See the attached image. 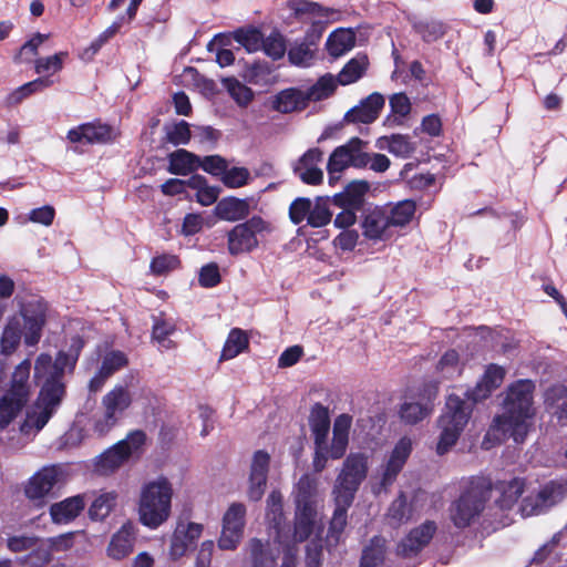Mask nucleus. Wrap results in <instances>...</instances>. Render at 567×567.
I'll return each instance as SVG.
<instances>
[{
  "label": "nucleus",
  "mask_w": 567,
  "mask_h": 567,
  "mask_svg": "<svg viewBox=\"0 0 567 567\" xmlns=\"http://www.w3.org/2000/svg\"><path fill=\"white\" fill-rule=\"evenodd\" d=\"M82 347V339L76 337L72 340L73 354L60 352L54 361L47 353H41L37 358L34 378L43 383L39 398L27 411L25 419L20 426V432L23 435L34 436L56 411L64 395V384L62 383L64 369L74 365Z\"/></svg>",
  "instance_id": "obj_1"
},
{
  "label": "nucleus",
  "mask_w": 567,
  "mask_h": 567,
  "mask_svg": "<svg viewBox=\"0 0 567 567\" xmlns=\"http://www.w3.org/2000/svg\"><path fill=\"white\" fill-rule=\"evenodd\" d=\"M534 390L535 384L530 380H518L508 386L503 402L504 412L494 417L483 440L485 449H491L506 437H513L516 443L525 440L536 414L533 405Z\"/></svg>",
  "instance_id": "obj_2"
},
{
  "label": "nucleus",
  "mask_w": 567,
  "mask_h": 567,
  "mask_svg": "<svg viewBox=\"0 0 567 567\" xmlns=\"http://www.w3.org/2000/svg\"><path fill=\"white\" fill-rule=\"evenodd\" d=\"M173 484L165 476L146 482L140 492L137 515L140 523L156 529L168 520L172 514Z\"/></svg>",
  "instance_id": "obj_3"
},
{
  "label": "nucleus",
  "mask_w": 567,
  "mask_h": 567,
  "mask_svg": "<svg viewBox=\"0 0 567 567\" xmlns=\"http://www.w3.org/2000/svg\"><path fill=\"white\" fill-rule=\"evenodd\" d=\"M31 361L23 360L11 375L10 385L0 398V430L6 429L21 412L30 399Z\"/></svg>",
  "instance_id": "obj_4"
},
{
  "label": "nucleus",
  "mask_w": 567,
  "mask_h": 567,
  "mask_svg": "<svg viewBox=\"0 0 567 567\" xmlns=\"http://www.w3.org/2000/svg\"><path fill=\"white\" fill-rule=\"evenodd\" d=\"M472 413V406L455 394L447 396L445 409L439 419L441 430L436 453L445 454L457 442Z\"/></svg>",
  "instance_id": "obj_5"
},
{
  "label": "nucleus",
  "mask_w": 567,
  "mask_h": 567,
  "mask_svg": "<svg viewBox=\"0 0 567 567\" xmlns=\"http://www.w3.org/2000/svg\"><path fill=\"white\" fill-rule=\"evenodd\" d=\"M491 484L485 478H472L461 496L451 505L450 517L458 528L468 526L485 507Z\"/></svg>",
  "instance_id": "obj_6"
},
{
  "label": "nucleus",
  "mask_w": 567,
  "mask_h": 567,
  "mask_svg": "<svg viewBox=\"0 0 567 567\" xmlns=\"http://www.w3.org/2000/svg\"><path fill=\"white\" fill-rule=\"evenodd\" d=\"M133 403V395L125 384H115L101 400L102 414L93 422L99 436L106 435L125 415Z\"/></svg>",
  "instance_id": "obj_7"
},
{
  "label": "nucleus",
  "mask_w": 567,
  "mask_h": 567,
  "mask_svg": "<svg viewBox=\"0 0 567 567\" xmlns=\"http://www.w3.org/2000/svg\"><path fill=\"white\" fill-rule=\"evenodd\" d=\"M369 471V455L350 453L336 480L332 494L344 504H352L354 496Z\"/></svg>",
  "instance_id": "obj_8"
},
{
  "label": "nucleus",
  "mask_w": 567,
  "mask_h": 567,
  "mask_svg": "<svg viewBox=\"0 0 567 567\" xmlns=\"http://www.w3.org/2000/svg\"><path fill=\"white\" fill-rule=\"evenodd\" d=\"M146 442V434L142 430L130 432L125 439L118 441L94 460V471L100 475H110L122 467L131 456L142 451Z\"/></svg>",
  "instance_id": "obj_9"
},
{
  "label": "nucleus",
  "mask_w": 567,
  "mask_h": 567,
  "mask_svg": "<svg viewBox=\"0 0 567 567\" xmlns=\"http://www.w3.org/2000/svg\"><path fill=\"white\" fill-rule=\"evenodd\" d=\"M367 145L368 142L352 137L346 144L333 150L327 164L330 184L339 179V175L350 166L364 168L363 150L367 148Z\"/></svg>",
  "instance_id": "obj_10"
},
{
  "label": "nucleus",
  "mask_w": 567,
  "mask_h": 567,
  "mask_svg": "<svg viewBox=\"0 0 567 567\" xmlns=\"http://www.w3.org/2000/svg\"><path fill=\"white\" fill-rule=\"evenodd\" d=\"M412 450L413 442L410 437L403 436L396 442L384 464L380 466L378 472V484L373 487L374 494L378 495L381 492L389 491L396 481L400 472L403 470Z\"/></svg>",
  "instance_id": "obj_11"
},
{
  "label": "nucleus",
  "mask_w": 567,
  "mask_h": 567,
  "mask_svg": "<svg viewBox=\"0 0 567 567\" xmlns=\"http://www.w3.org/2000/svg\"><path fill=\"white\" fill-rule=\"evenodd\" d=\"M247 508L243 503L234 502L221 518V530L217 546L221 550L234 551L240 545L246 527Z\"/></svg>",
  "instance_id": "obj_12"
},
{
  "label": "nucleus",
  "mask_w": 567,
  "mask_h": 567,
  "mask_svg": "<svg viewBox=\"0 0 567 567\" xmlns=\"http://www.w3.org/2000/svg\"><path fill=\"white\" fill-rule=\"evenodd\" d=\"M47 303L39 297L19 302V319L23 320V338L28 347L39 343L47 323Z\"/></svg>",
  "instance_id": "obj_13"
},
{
  "label": "nucleus",
  "mask_w": 567,
  "mask_h": 567,
  "mask_svg": "<svg viewBox=\"0 0 567 567\" xmlns=\"http://www.w3.org/2000/svg\"><path fill=\"white\" fill-rule=\"evenodd\" d=\"M567 483L550 481L539 487L537 492L523 498L519 512L523 517L539 515L565 498Z\"/></svg>",
  "instance_id": "obj_14"
},
{
  "label": "nucleus",
  "mask_w": 567,
  "mask_h": 567,
  "mask_svg": "<svg viewBox=\"0 0 567 567\" xmlns=\"http://www.w3.org/2000/svg\"><path fill=\"white\" fill-rule=\"evenodd\" d=\"M267 229L266 221L257 216L236 225L228 233V251L230 255L249 252L257 248L258 235Z\"/></svg>",
  "instance_id": "obj_15"
},
{
  "label": "nucleus",
  "mask_w": 567,
  "mask_h": 567,
  "mask_svg": "<svg viewBox=\"0 0 567 567\" xmlns=\"http://www.w3.org/2000/svg\"><path fill=\"white\" fill-rule=\"evenodd\" d=\"M63 468L60 465H47L34 473L24 486L28 499L41 506L53 487L63 478Z\"/></svg>",
  "instance_id": "obj_16"
},
{
  "label": "nucleus",
  "mask_w": 567,
  "mask_h": 567,
  "mask_svg": "<svg viewBox=\"0 0 567 567\" xmlns=\"http://www.w3.org/2000/svg\"><path fill=\"white\" fill-rule=\"evenodd\" d=\"M287 7L292 11L296 18L302 21H311L312 31L317 32V39H319L322 33L323 23L334 22L340 18L339 11L308 0H290L287 2Z\"/></svg>",
  "instance_id": "obj_17"
},
{
  "label": "nucleus",
  "mask_w": 567,
  "mask_h": 567,
  "mask_svg": "<svg viewBox=\"0 0 567 567\" xmlns=\"http://www.w3.org/2000/svg\"><path fill=\"white\" fill-rule=\"evenodd\" d=\"M269 463L270 455L267 452L259 450L254 453L247 488V496L252 502L260 501L264 496L267 485Z\"/></svg>",
  "instance_id": "obj_18"
},
{
  "label": "nucleus",
  "mask_w": 567,
  "mask_h": 567,
  "mask_svg": "<svg viewBox=\"0 0 567 567\" xmlns=\"http://www.w3.org/2000/svg\"><path fill=\"white\" fill-rule=\"evenodd\" d=\"M66 138L74 144H104L114 138V131L107 124L90 122L69 130Z\"/></svg>",
  "instance_id": "obj_19"
},
{
  "label": "nucleus",
  "mask_w": 567,
  "mask_h": 567,
  "mask_svg": "<svg viewBox=\"0 0 567 567\" xmlns=\"http://www.w3.org/2000/svg\"><path fill=\"white\" fill-rule=\"evenodd\" d=\"M424 501V493H415L411 502H408L405 494L401 492L390 504L386 519L392 526H401L412 519L413 516L421 511Z\"/></svg>",
  "instance_id": "obj_20"
},
{
  "label": "nucleus",
  "mask_w": 567,
  "mask_h": 567,
  "mask_svg": "<svg viewBox=\"0 0 567 567\" xmlns=\"http://www.w3.org/2000/svg\"><path fill=\"white\" fill-rule=\"evenodd\" d=\"M203 529L204 527L199 523H178L171 538V558L176 560L183 557L200 537Z\"/></svg>",
  "instance_id": "obj_21"
},
{
  "label": "nucleus",
  "mask_w": 567,
  "mask_h": 567,
  "mask_svg": "<svg viewBox=\"0 0 567 567\" xmlns=\"http://www.w3.org/2000/svg\"><path fill=\"white\" fill-rule=\"evenodd\" d=\"M436 529V524L432 520L413 528L398 546V554L402 557L416 555L431 542Z\"/></svg>",
  "instance_id": "obj_22"
},
{
  "label": "nucleus",
  "mask_w": 567,
  "mask_h": 567,
  "mask_svg": "<svg viewBox=\"0 0 567 567\" xmlns=\"http://www.w3.org/2000/svg\"><path fill=\"white\" fill-rule=\"evenodd\" d=\"M362 231L370 240H388L394 230L389 221L386 209L374 207L369 210L362 220Z\"/></svg>",
  "instance_id": "obj_23"
},
{
  "label": "nucleus",
  "mask_w": 567,
  "mask_h": 567,
  "mask_svg": "<svg viewBox=\"0 0 567 567\" xmlns=\"http://www.w3.org/2000/svg\"><path fill=\"white\" fill-rule=\"evenodd\" d=\"M384 106V97L380 93H372L359 105L347 112L344 120L348 123L370 124L374 122Z\"/></svg>",
  "instance_id": "obj_24"
},
{
  "label": "nucleus",
  "mask_w": 567,
  "mask_h": 567,
  "mask_svg": "<svg viewBox=\"0 0 567 567\" xmlns=\"http://www.w3.org/2000/svg\"><path fill=\"white\" fill-rule=\"evenodd\" d=\"M317 512L312 501L307 495L299 497L297 501L296 522L293 540L301 543L306 540L312 533L316 522Z\"/></svg>",
  "instance_id": "obj_25"
},
{
  "label": "nucleus",
  "mask_w": 567,
  "mask_h": 567,
  "mask_svg": "<svg viewBox=\"0 0 567 567\" xmlns=\"http://www.w3.org/2000/svg\"><path fill=\"white\" fill-rule=\"evenodd\" d=\"M322 155L319 148H310L299 158L293 169L303 183L318 185L322 182L323 172L318 167Z\"/></svg>",
  "instance_id": "obj_26"
},
{
  "label": "nucleus",
  "mask_w": 567,
  "mask_h": 567,
  "mask_svg": "<svg viewBox=\"0 0 567 567\" xmlns=\"http://www.w3.org/2000/svg\"><path fill=\"white\" fill-rule=\"evenodd\" d=\"M135 544V527L131 522H126L112 536L107 546V555L112 559L121 560L128 556Z\"/></svg>",
  "instance_id": "obj_27"
},
{
  "label": "nucleus",
  "mask_w": 567,
  "mask_h": 567,
  "mask_svg": "<svg viewBox=\"0 0 567 567\" xmlns=\"http://www.w3.org/2000/svg\"><path fill=\"white\" fill-rule=\"evenodd\" d=\"M504 377L505 370L502 367L496 364L488 365L476 386L471 392H466L468 400L478 402L486 399L503 383Z\"/></svg>",
  "instance_id": "obj_28"
},
{
  "label": "nucleus",
  "mask_w": 567,
  "mask_h": 567,
  "mask_svg": "<svg viewBox=\"0 0 567 567\" xmlns=\"http://www.w3.org/2000/svg\"><path fill=\"white\" fill-rule=\"evenodd\" d=\"M85 507L82 495L68 497L50 507V515L56 524H68L75 519Z\"/></svg>",
  "instance_id": "obj_29"
},
{
  "label": "nucleus",
  "mask_w": 567,
  "mask_h": 567,
  "mask_svg": "<svg viewBox=\"0 0 567 567\" xmlns=\"http://www.w3.org/2000/svg\"><path fill=\"white\" fill-rule=\"evenodd\" d=\"M494 489L497 493L495 498L496 505L501 509H511L524 493L525 482L522 478L501 481L495 485Z\"/></svg>",
  "instance_id": "obj_30"
},
{
  "label": "nucleus",
  "mask_w": 567,
  "mask_h": 567,
  "mask_svg": "<svg viewBox=\"0 0 567 567\" xmlns=\"http://www.w3.org/2000/svg\"><path fill=\"white\" fill-rule=\"evenodd\" d=\"M250 212L249 202L246 198L226 197L215 207L216 216L226 221L245 219Z\"/></svg>",
  "instance_id": "obj_31"
},
{
  "label": "nucleus",
  "mask_w": 567,
  "mask_h": 567,
  "mask_svg": "<svg viewBox=\"0 0 567 567\" xmlns=\"http://www.w3.org/2000/svg\"><path fill=\"white\" fill-rule=\"evenodd\" d=\"M251 567H276V553L268 543L251 538L244 548Z\"/></svg>",
  "instance_id": "obj_32"
},
{
  "label": "nucleus",
  "mask_w": 567,
  "mask_h": 567,
  "mask_svg": "<svg viewBox=\"0 0 567 567\" xmlns=\"http://www.w3.org/2000/svg\"><path fill=\"white\" fill-rule=\"evenodd\" d=\"M167 159V171L173 175L186 176L199 168V156L184 148L172 152Z\"/></svg>",
  "instance_id": "obj_33"
},
{
  "label": "nucleus",
  "mask_w": 567,
  "mask_h": 567,
  "mask_svg": "<svg viewBox=\"0 0 567 567\" xmlns=\"http://www.w3.org/2000/svg\"><path fill=\"white\" fill-rule=\"evenodd\" d=\"M21 320L18 316L8 319L0 337V352L3 355H11L20 346L22 337Z\"/></svg>",
  "instance_id": "obj_34"
},
{
  "label": "nucleus",
  "mask_w": 567,
  "mask_h": 567,
  "mask_svg": "<svg viewBox=\"0 0 567 567\" xmlns=\"http://www.w3.org/2000/svg\"><path fill=\"white\" fill-rule=\"evenodd\" d=\"M266 518L269 525L276 530V540L281 543L285 527V515L282 495L279 491H272L267 498Z\"/></svg>",
  "instance_id": "obj_35"
},
{
  "label": "nucleus",
  "mask_w": 567,
  "mask_h": 567,
  "mask_svg": "<svg viewBox=\"0 0 567 567\" xmlns=\"http://www.w3.org/2000/svg\"><path fill=\"white\" fill-rule=\"evenodd\" d=\"M355 45V33L351 29H338L330 33L326 48L333 58H339L349 52Z\"/></svg>",
  "instance_id": "obj_36"
},
{
  "label": "nucleus",
  "mask_w": 567,
  "mask_h": 567,
  "mask_svg": "<svg viewBox=\"0 0 567 567\" xmlns=\"http://www.w3.org/2000/svg\"><path fill=\"white\" fill-rule=\"evenodd\" d=\"M309 425L315 439V444L327 442L330 430L329 410L320 403H316L309 415Z\"/></svg>",
  "instance_id": "obj_37"
},
{
  "label": "nucleus",
  "mask_w": 567,
  "mask_h": 567,
  "mask_svg": "<svg viewBox=\"0 0 567 567\" xmlns=\"http://www.w3.org/2000/svg\"><path fill=\"white\" fill-rule=\"evenodd\" d=\"M307 97L297 89H287L279 92L274 101L272 109L280 113H291L306 105Z\"/></svg>",
  "instance_id": "obj_38"
},
{
  "label": "nucleus",
  "mask_w": 567,
  "mask_h": 567,
  "mask_svg": "<svg viewBox=\"0 0 567 567\" xmlns=\"http://www.w3.org/2000/svg\"><path fill=\"white\" fill-rule=\"evenodd\" d=\"M377 146L381 150H388L391 154L406 158L415 151V145L405 135L393 134L391 136H382L378 140Z\"/></svg>",
  "instance_id": "obj_39"
},
{
  "label": "nucleus",
  "mask_w": 567,
  "mask_h": 567,
  "mask_svg": "<svg viewBox=\"0 0 567 567\" xmlns=\"http://www.w3.org/2000/svg\"><path fill=\"white\" fill-rule=\"evenodd\" d=\"M392 228L403 227L414 217L416 205L411 199H404L393 206L383 207Z\"/></svg>",
  "instance_id": "obj_40"
},
{
  "label": "nucleus",
  "mask_w": 567,
  "mask_h": 567,
  "mask_svg": "<svg viewBox=\"0 0 567 567\" xmlns=\"http://www.w3.org/2000/svg\"><path fill=\"white\" fill-rule=\"evenodd\" d=\"M369 65V60L364 54H357L339 72L337 79L339 84L348 85L357 82L363 76Z\"/></svg>",
  "instance_id": "obj_41"
},
{
  "label": "nucleus",
  "mask_w": 567,
  "mask_h": 567,
  "mask_svg": "<svg viewBox=\"0 0 567 567\" xmlns=\"http://www.w3.org/2000/svg\"><path fill=\"white\" fill-rule=\"evenodd\" d=\"M54 81L49 76H40L33 81L24 83L7 96V102L10 105L21 103L24 99L33 93L42 92L47 87H50Z\"/></svg>",
  "instance_id": "obj_42"
},
{
  "label": "nucleus",
  "mask_w": 567,
  "mask_h": 567,
  "mask_svg": "<svg viewBox=\"0 0 567 567\" xmlns=\"http://www.w3.org/2000/svg\"><path fill=\"white\" fill-rule=\"evenodd\" d=\"M414 31L422 38L425 42H434L441 39L445 32V24L436 19H420L413 21Z\"/></svg>",
  "instance_id": "obj_43"
},
{
  "label": "nucleus",
  "mask_w": 567,
  "mask_h": 567,
  "mask_svg": "<svg viewBox=\"0 0 567 567\" xmlns=\"http://www.w3.org/2000/svg\"><path fill=\"white\" fill-rule=\"evenodd\" d=\"M118 494L115 491L102 492L91 504L89 514L93 519L102 520L114 509Z\"/></svg>",
  "instance_id": "obj_44"
},
{
  "label": "nucleus",
  "mask_w": 567,
  "mask_h": 567,
  "mask_svg": "<svg viewBox=\"0 0 567 567\" xmlns=\"http://www.w3.org/2000/svg\"><path fill=\"white\" fill-rule=\"evenodd\" d=\"M248 338L240 329H233L224 344L220 360H231L248 348Z\"/></svg>",
  "instance_id": "obj_45"
},
{
  "label": "nucleus",
  "mask_w": 567,
  "mask_h": 567,
  "mask_svg": "<svg viewBox=\"0 0 567 567\" xmlns=\"http://www.w3.org/2000/svg\"><path fill=\"white\" fill-rule=\"evenodd\" d=\"M315 42L296 41L288 50L290 63L297 66H309L315 58Z\"/></svg>",
  "instance_id": "obj_46"
},
{
  "label": "nucleus",
  "mask_w": 567,
  "mask_h": 567,
  "mask_svg": "<svg viewBox=\"0 0 567 567\" xmlns=\"http://www.w3.org/2000/svg\"><path fill=\"white\" fill-rule=\"evenodd\" d=\"M432 410L430 402H404L400 408V417L406 424H415L429 416Z\"/></svg>",
  "instance_id": "obj_47"
},
{
  "label": "nucleus",
  "mask_w": 567,
  "mask_h": 567,
  "mask_svg": "<svg viewBox=\"0 0 567 567\" xmlns=\"http://www.w3.org/2000/svg\"><path fill=\"white\" fill-rule=\"evenodd\" d=\"M385 540L373 537L363 550L360 567H380L384 560Z\"/></svg>",
  "instance_id": "obj_48"
},
{
  "label": "nucleus",
  "mask_w": 567,
  "mask_h": 567,
  "mask_svg": "<svg viewBox=\"0 0 567 567\" xmlns=\"http://www.w3.org/2000/svg\"><path fill=\"white\" fill-rule=\"evenodd\" d=\"M334 513L330 522V528L328 533V540L339 542V538L347 526V511L351 504H344L338 498H334Z\"/></svg>",
  "instance_id": "obj_49"
},
{
  "label": "nucleus",
  "mask_w": 567,
  "mask_h": 567,
  "mask_svg": "<svg viewBox=\"0 0 567 567\" xmlns=\"http://www.w3.org/2000/svg\"><path fill=\"white\" fill-rule=\"evenodd\" d=\"M243 78L251 84L266 85L270 83L271 68L267 62H252L245 66Z\"/></svg>",
  "instance_id": "obj_50"
},
{
  "label": "nucleus",
  "mask_w": 567,
  "mask_h": 567,
  "mask_svg": "<svg viewBox=\"0 0 567 567\" xmlns=\"http://www.w3.org/2000/svg\"><path fill=\"white\" fill-rule=\"evenodd\" d=\"M338 79L331 74L321 76L311 87L308 89L306 97L310 101H321L330 96L337 89Z\"/></svg>",
  "instance_id": "obj_51"
},
{
  "label": "nucleus",
  "mask_w": 567,
  "mask_h": 567,
  "mask_svg": "<svg viewBox=\"0 0 567 567\" xmlns=\"http://www.w3.org/2000/svg\"><path fill=\"white\" fill-rule=\"evenodd\" d=\"M252 181V176L248 168L243 166H226V169L220 178V182L227 188H240Z\"/></svg>",
  "instance_id": "obj_52"
},
{
  "label": "nucleus",
  "mask_w": 567,
  "mask_h": 567,
  "mask_svg": "<svg viewBox=\"0 0 567 567\" xmlns=\"http://www.w3.org/2000/svg\"><path fill=\"white\" fill-rule=\"evenodd\" d=\"M332 218V213L328 207V203L322 198H317L311 203L307 225L319 228L328 225Z\"/></svg>",
  "instance_id": "obj_53"
},
{
  "label": "nucleus",
  "mask_w": 567,
  "mask_h": 567,
  "mask_svg": "<svg viewBox=\"0 0 567 567\" xmlns=\"http://www.w3.org/2000/svg\"><path fill=\"white\" fill-rule=\"evenodd\" d=\"M175 324L162 318H155L153 324V339L164 349L173 348L169 337L175 332Z\"/></svg>",
  "instance_id": "obj_54"
},
{
  "label": "nucleus",
  "mask_w": 567,
  "mask_h": 567,
  "mask_svg": "<svg viewBox=\"0 0 567 567\" xmlns=\"http://www.w3.org/2000/svg\"><path fill=\"white\" fill-rule=\"evenodd\" d=\"M66 55V52H59L51 56L37 59L34 62L35 72L38 74H47L45 76L50 78V75L62 70Z\"/></svg>",
  "instance_id": "obj_55"
},
{
  "label": "nucleus",
  "mask_w": 567,
  "mask_h": 567,
  "mask_svg": "<svg viewBox=\"0 0 567 567\" xmlns=\"http://www.w3.org/2000/svg\"><path fill=\"white\" fill-rule=\"evenodd\" d=\"M436 369L443 378H453L461 374L462 367L458 353L455 350H447L437 362Z\"/></svg>",
  "instance_id": "obj_56"
},
{
  "label": "nucleus",
  "mask_w": 567,
  "mask_h": 567,
  "mask_svg": "<svg viewBox=\"0 0 567 567\" xmlns=\"http://www.w3.org/2000/svg\"><path fill=\"white\" fill-rule=\"evenodd\" d=\"M166 141L175 146L188 144L192 134L189 124L185 121L165 126Z\"/></svg>",
  "instance_id": "obj_57"
},
{
  "label": "nucleus",
  "mask_w": 567,
  "mask_h": 567,
  "mask_svg": "<svg viewBox=\"0 0 567 567\" xmlns=\"http://www.w3.org/2000/svg\"><path fill=\"white\" fill-rule=\"evenodd\" d=\"M127 363L128 360L124 352L113 350L103 357L100 370H102L104 375L110 378L115 372L125 368Z\"/></svg>",
  "instance_id": "obj_58"
},
{
  "label": "nucleus",
  "mask_w": 567,
  "mask_h": 567,
  "mask_svg": "<svg viewBox=\"0 0 567 567\" xmlns=\"http://www.w3.org/2000/svg\"><path fill=\"white\" fill-rule=\"evenodd\" d=\"M567 402V388L561 384L548 388L544 393L545 410L551 414L553 411L559 409L561 403Z\"/></svg>",
  "instance_id": "obj_59"
},
{
  "label": "nucleus",
  "mask_w": 567,
  "mask_h": 567,
  "mask_svg": "<svg viewBox=\"0 0 567 567\" xmlns=\"http://www.w3.org/2000/svg\"><path fill=\"white\" fill-rule=\"evenodd\" d=\"M179 266V259L172 254H162L155 256L150 265L151 272L155 276L166 275Z\"/></svg>",
  "instance_id": "obj_60"
},
{
  "label": "nucleus",
  "mask_w": 567,
  "mask_h": 567,
  "mask_svg": "<svg viewBox=\"0 0 567 567\" xmlns=\"http://www.w3.org/2000/svg\"><path fill=\"white\" fill-rule=\"evenodd\" d=\"M234 39L248 52H256L262 44V34L257 29L237 30L234 33Z\"/></svg>",
  "instance_id": "obj_61"
},
{
  "label": "nucleus",
  "mask_w": 567,
  "mask_h": 567,
  "mask_svg": "<svg viewBox=\"0 0 567 567\" xmlns=\"http://www.w3.org/2000/svg\"><path fill=\"white\" fill-rule=\"evenodd\" d=\"M261 47L265 53L274 60L282 58L286 52L285 39L278 32H272L265 40L262 39Z\"/></svg>",
  "instance_id": "obj_62"
},
{
  "label": "nucleus",
  "mask_w": 567,
  "mask_h": 567,
  "mask_svg": "<svg viewBox=\"0 0 567 567\" xmlns=\"http://www.w3.org/2000/svg\"><path fill=\"white\" fill-rule=\"evenodd\" d=\"M227 91L239 106H247L254 99V92L237 80L227 81Z\"/></svg>",
  "instance_id": "obj_63"
},
{
  "label": "nucleus",
  "mask_w": 567,
  "mask_h": 567,
  "mask_svg": "<svg viewBox=\"0 0 567 567\" xmlns=\"http://www.w3.org/2000/svg\"><path fill=\"white\" fill-rule=\"evenodd\" d=\"M228 162L219 155L199 157V167L206 173L221 178Z\"/></svg>",
  "instance_id": "obj_64"
}]
</instances>
